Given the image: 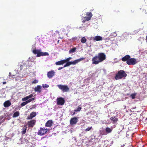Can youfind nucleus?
<instances>
[{
    "mask_svg": "<svg viewBox=\"0 0 147 147\" xmlns=\"http://www.w3.org/2000/svg\"><path fill=\"white\" fill-rule=\"evenodd\" d=\"M26 101L27 102V103L28 104V103L32 101L31 100V99H29L28 100H27Z\"/></svg>",
    "mask_w": 147,
    "mask_h": 147,
    "instance_id": "e433bc0d",
    "label": "nucleus"
},
{
    "mask_svg": "<svg viewBox=\"0 0 147 147\" xmlns=\"http://www.w3.org/2000/svg\"><path fill=\"white\" fill-rule=\"evenodd\" d=\"M119 135L121 136H123L124 134V133L121 130L120 132H119Z\"/></svg>",
    "mask_w": 147,
    "mask_h": 147,
    "instance_id": "72a5a7b5",
    "label": "nucleus"
},
{
    "mask_svg": "<svg viewBox=\"0 0 147 147\" xmlns=\"http://www.w3.org/2000/svg\"><path fill=\"white\" fill-rule=\"evenodd\" d=\"M6 83V82H3V84H5Z\"/></svg>",
    "mask_w": 147,
    "mask_h": 147,
    "instance_id": "79ce46f5",
    "label": "nucleus"
},
{
    "mask_svg": "<svg viewBox=\"0 0 147 147\" xmlns=\"http://www.w3.org/2000/svg\"><path fill=\"white\" fill-rule=\"evenodd\" d=\"M36 120H32L28 122L27 124L29 127H32L35 125Z\"/></svg>",
    "mask_w": 147,
    "mask_h": 147,
    "instance_id": "9b49d317",
    "label": "nucleus"
},
{
    "mask_svg": "<svg viewBox=\"0 0 147 147\" xmlns=\"http://www.w3.org/2000/svg\"><path fill=\"white\" fill-rule=\"evenodd\" d=\"M38 82V81L37 80H34L32 82V84H36Z\"/></svg>",
    "mask_w": 147,
    "mask_h": 147,
    "instance_id": "f704fd0d",
    "label": "nucleus"
},
{
    "mask_svg": "<svg viewBox=\"0 0 147 147\" xmlns=\"http://www.w3.org/2000/svg\"><path fill=\"white\" fill-rule=\"evenodd\" d=\"M92 128V127H89L85 129V131H88L90 130Z\"/></svg>",
    "mask_w": 147,
    "mask_h": 147,
    "instance_id": "bb28decb",
    "label": "nucleus"
},
{
    "mask_svg": "<svg viewBox=\"0 0 147 147\" xmlns=\"http://www.w3.org/2000/svg\"><path fill=\"white\" fill-rule=\"evenodd\" d=\"M11 103L9 101H7L4 102V106L5 107H7L10 106L11 105Z\"/></svg>",
    "mask_w": 147,
    "mask_h": 147,
    "instance_id": "a211bd4d",
    "label": "nucleus"
},
{
    "mask_svg": "<svg viewBox=\"0 0 147 147\" xmlns=\"http://www.w3.org/2000/svg\"><path fill=\"white\" fill-rule=\"evenodd\" d=\"M20 115V113L18 111H17L14 113L13 115V117L15 118L18 116Z\"/></svg>",
    "mask_w": 147,
    "mask_h": 147,
    "instance_id": "412c9836",
    "label": "nucleus"
},
{
    "mask_svg": "<svg viewBox=\"0 0 147 147\" xmlns=\"http://www.w3.org/2000/svg\"><path fill=\"white\" fill-rule=\"evenodd\" d=\"M48 131L47 129L45 128L40 127L38 130V134L40 136H42L45 134Z\"/></svg>",
    "mask_w": 147,
    "mask_h": 147,
    "instance_id": "6e6552de",
    "label": "nucleus"
},
{
    "mask_svg": "<svg viewBox=\"0 0 147 147\" xmlns=\"http://www.w3.org/2000/svg\"><path fill=\"white\" fill-rule=\"evenodd\" d=\"M80 41L82 43H85L86 42V41H87V39L85 38V37H83L81 39Z\"/></svg>",
    "mask_w": 147,
    "mask_h": 147,
    "instance_id": "b1692460",
    "label": "nucleus"
},
{
    "mask_svg": "<svg viewBox=\"0 0 147 147\" xmlns=\"http://www.w3.org/2000/svg\"><path fill=\"white\" fill-rule=\"evenodd\" d=\"M106 59V55L104 53H99L97 55L95 56L92 58V64L95 65L98 64L99 63L102 62Z\"/></svg>",
    "mask_w": 147,
    "mask_h": 147,
    "instance_id": "f257e3e1",
    "label": "nucleus"
},
{
    "mask_svg": "<svg viewBox=\"0 0 147 147\" xmlns=\"http://www.w3.org/2000/svg\"><path fill=\"white\" fill-rule=\"evenodd\" d=\"M110 119L113 121L114 122L113 123H115L116 122H117L118 121V119L115 117H112L110 118Z\"/></svg>",
    "mask_w": 147,
    "mask_h": 147,
    "instance_id": "4be33fe9",
    "label": "nucleus"
},
{
    "mask_svg": "<svg viewBox=\"0 0 147 147\" xmlns=\"http://www.w3.org/2000/svg\"><path fill=\"white\" fill-rule=\"evenodd\" d=\"M57 86L63 92H68L69 90V88L67 85L59 84Z\"/></svg>",
    "mask_w": 147,
    "mask_h": 147,
    "instance_id": "39448f33",
    "label": "nucleus"
},
{
    "mask_svg": "<svg viewBox=\"0 0 147 147\" xmlns=\"http://www.w3.org/2000/svg\"><path fill=\"white\" fill-rule=\"evenodd\" d=\"M32 53L34 54H37L36 57H38L41 56H48L49 53L47 52H41V49H34L32 50Z\"/></svg>",
    "mask_w": 147,
    "mask_h": 147,
    "instance_id": "7ed1b4c3",
    "label": "nucleus"
},
{
    "mask_svg": "<svg viewBox=\"0 0 147 147\" xmlns=\"http://www.w3.org/2000/svg\"><path fill=\"white\" fill-rule=\"evenodd\" d=\"M33 96V95L32 94H30L29 95V96H27L28 97V98L29 99L30 98H32Z\"/></svg>",
    "mask_w": 147,
    "mask_h": 147,
    "instance_id": "c9c22d12",
    "label": "nucleus"
},
{
    "mask_svg": "<svg viewBox=\"0 0 147 147\" xmlns=\"http://www.w3.org/2000/svg\"><path fill=\"white\" fill-rule=\"evenodd\" d=\"M65 63V61L64 60H62L58 61L55 63V64L56 65H62Z\"/></svg>",
    "mask_w": 147,
    "mask_h": 147,
    "instance_id": "6ab92c4d",
    "label": "nucleus"
},
{
    "mask_svg": "<svg viewBox=\"0 0 147 147\" xmlns=\"http://www.w3.org/2000/svg\"><path fill=\"white\" fill-rule=\"evenodd\" d=\"M72 59V58L71 57H69L68 58H67L66 59H64V60L65 61V63L66 62H69V60L70 59Z\"/></svg>",
    "mask_w": 147,
    "mask_h": 147,
    "instance_id": "c756f323",
    "label": "nucleus"
},
{
    "mask_svg": "<svg viewBox=\"0 0 147 147\" xmlns=\"http://www.w3.org/2000/svg\"><path fill=\"white\" fill-rule=\"evenodd\" d=\"M53 121L51 120H48L45 123V126L47 127H51L53 124Z\"/></svg>",
    "mask_w": 147,
    "mask_h": 147,
    "instance_id": "2eb2a0df",
    "label": "nucleus"
},
{
    "mask_svg": "<svg viewBox=\"0 0 147 147\" xmlns=\"http://www.w3.org/2000/svg\"><path fill=\"white\" fill-rule=\"evenodd\" d=\"M63 67H59L58 68V70H61V69H62L63 68Z\"/></svg>",
    "mask_w": 147,
    "mask_h": 147,
    "instance_id": "a19ab883",
    "label": "nucleus"
},
{
    "mask_svg": "<svg viewBox=\"0 0 147 147\" xmlns=\"http://www.w3.org/2000/svg\"><path fill=\"white\" fill-rule=\"evenodd\" d=\"M86 16L84 17L85 19L87 21L90 20L92 16V13L90 12H88L86 14Z\"/></svg>",
    "mask_w": 147,
    "mask_h": 147,
    "instance_id": "9d476101",
    "label": "nucleus"
},
{
    "mask_svg": "<svg viewBox=\"0 0 147 147\" xmlns=\"http://www.w3.org/2000/svg\"><path fill=\"white\" fill-rule=\"evenodd\" d=\"M27 129V127L26 125H25L22 128V131L21 133L22 134H25L26 132V130Z\"/></svg>",
    "mask_w": 147,
    "mask_h": 147,
    "instance_id": "aec40b11",
    "label": "nucleus"
},
{
    "mask_svg": "<svg viewBox=\"0 0 147 147\" xmlns=\"http://www.w3.org/2000/svg\"><path fill=\"white\" fill-rule=\"evenodd\" d=\"M27 104V102H26H26H22V103L21 104V105L22 107H23V106H25V105H26Z\"/></svg>",
    "mask_w": 147,
    "mask_h": 147,
    "instance_id": "7c9ffc66",
    "label": "nucleus"
},
{
    "mask_svg": "<svg viewBox=\"0 0 147 147\" xmlns=\"http://www.w3.org/2000/svg\"><path fill=\"white\" fill-rule=\"evenodd\" d=\"M42 86L43 87V88H48L49 87V85H47V84H43L42 85Z\"/></svg>",
    "mask_w": 147,
    "mask_h": 147,
    "instance_id": "c85d7f7f",
    "label": "nucleus"
},
{
    "mask_svg": "<svg viewBox=\"0 0 147 147\" xmlns=\"http://www.w3.org/2000/svg\"><path fill=\"white\" fill-rule=\"evenodd\" d=\"M28 143H30V141L28 140Z\"/></svg>",
    "mask_w": 147,
    "mask_h": 147,
    "instance_id": "49530a36",
    "label": "nucleus"
},
{
    "mask_svg": "<svg viewBox=\"0 0 147 147\" xmlns=\"http://www.w3.org/2000/svg\"><path fill=\"white\" fill-rule=\"evenodd\" d=\"M92 39L95 41H101L102 40V37L100 36H96L93 37Z\"/></svg>",
    "mask_w": 147,
    "mask_h": 147,
    "instance_id": "4468645a",
    "label": "nucleus"
},
{
    "mask_svg": "<svg viewBox=\"0 0 147 147\" xmlns=\"http://www.w3.org/2000/svg\"><path fill=\"white\" fill-rule=\"evenodd\" d=\"M78 121V119L76 117H74L71 119L70 121V124L71 125H75L77 123Z\"/></svg>",
    "mask_w": 147,
    "mask_h": 147,
    "instance_id": "1a4fd4ad",
    "label": "nucleus"
},
{
    "mask_svg": "<svg viewBox=\"0 0 147 147\" xmlns=\"http://www.w3.org/2000/svg\"><path fill=\"white\" fill-rule=\"evenodd\" d=\"M85 59V58H84L82 57L79 59L73 61H68L67 62H66L67 63L65 65H64L63 67L69 66L71 64L75 65L76 63H78L79 62L84 60Z\"/></svg>",
    "mask_w": 147,
    "mask_h": 147,
    "instance_id": "20e7f679",
    "label": "nucleus"
},
{
    "mask_svg": "<svg viewBox=\"0 0 147 147\" xmlns=\"http://www.w3.org/2000/svg\"><path fill=\"white\" fill-rule=\"evenodd\" d=\"M130 58V56L129 55H127L123 57L121 60L123 61H127Z\"/></svg>",
    "mask_w": 147,
    "mask_h": 147,
    "instance_id": "dca6fc26",
    "label": "nucleus"
},
{
    "mask_svg": "<svg viewBox=\"0 0 147 147\" xmlns=\"http://www.w3.org/2000/svg\"><path fill=\"white\" fill-rule=\"evenodd\" d=\"M55 75V72L53 70H51L48 72L47 74V76L48 78H52Z\"/></svg>",
    "mask_w": 147,
    "mask_h": 147,
    "instance_id": "f8f14e48",
    "label": "nucleus"
},
{
    "mask_svg": "<svg viewBox=\"0 0 147 147\" xmlns=\"http://www.w3.org/2000/svg\"><path fill=\"white\" fill-rule=\"evenodd\" d=\"M112 35H113V36H116L117 35V34L115 32L112 33Z\"/></svg>",
    "mask_w": 147,
    "mask_h": 147,
    "instance_id": "4c0bfd02",
    "label": "nucleus"
},
{
    "mask_svg": "<svg viewBox=\"0 0 147 147\" xmlns=\"http://www.w3.org/2000/svg\"><path fill=\"white\" fill-rule=\"evenodd\" d=\"M76 112V111H75V110H74V112H73L72 114H71V115L73 116V115H74L75 114H76L75 112Z\"/></svg>",
    "mask_w": 147,
    "mask_h": 147,
    "instance_id": "ea45409f",
    "label": "nucleus"
},
{
    "mask_svg": "<svg viewBox=\"0 0 147 147\" xmlns=\"http://www.w3.org/2000/svg\"><path fill=\"white\" fill-rule=\"evenodd\" d=\"M137 62L136 59L134 58H129L126 62L129 65H134L137 63Z\"/></svg>",
    "mask_w": 147,
    "mask_h": 147,
    "instance_id": "423d86ee",
    "label": "nucleus"
},
{
    "mask_svg": "<svg viewBox=\"0 0 147 147\" xmlns=\"http://www.w3.org/2000/svg\"><path fill=\"white\" fill-rule=\"evenodd\" d=\"M136 107H135L132 108L131 109H136Z\"/></svg>",
    "mask_w": 147,
    "mask_h": 147,
    "instance_id": "a18cd8bd",
    "label": "nucleus"
},
{
    "mask_svg": "<svg viewBox=\"0 0 147 147\" xmlns=\"http://www.w3.org/2000/svg\"><path fill=\"white\" fill-rule=\"evenodd\" d=\"M56 100L57 104L58 105H62L64 104L65 102V99L62 97L57 98Z\"/></svg>",
    "mask_w": 147,
    "mask_h": 147,
    "instance_id": "0eeeda50",
    "label": "nucleus"
},
{
    "mask_svg": "<svg viewBox=\"0 0 147 147\" xmlns=\"http://www.w3.org/2000/svg\"><path fill=\"white\" fill-rule=\"evenodd\" d=\"M31 100L32 101L34 100H35V98H31Z\"/></svg>",
    "mask_w": 147,
    "mask_h": 147,
    "instance_id": "37998d69",
    "label": "nucleus"
},
{
    "mask_svg": "<svg viewBox=\"0 0 147 147\" xmlns=\"http://www.w3.org/2000/svg\"><path fill=\"white\" fill-rule=\"evenodd\" d=\"M105 131L107 132L110 133L112 131V129L107 127L106 128Z\"/></svg>",
    "mask_w": 147,
    "mask_h": 147,
    "instance_id": "393cba45",
    "label": "nucleus"
},
{
    "mask_svg": "<svg viewBox=\"0 0 147 147\" xmlns=\"http://www.w3.org/2000/svg\"><path fill=\"white\" fill-rule=\"evenodd\" d=\"M146 40L147 41V35H146Z\"/></svg>",
    "mask_w": 147,
    "mask_h": 147,
    "instance_id": "de8ad7c7",
    "label": "nucleus"
},
{
    "mask_svg": "<svg viewBox=\"0 0 147 147\" xmlns=\"http://www.w3.org/2000/svg\"><path fill=\"white\" fill-rule=\"evenodd\" d=\"M81 105H79L78 106V107L77 109H75V111H76V112H80L81 111Z\"/></svg>",
    "mask_w": 147,
    "mask_h": 147,
    "instance_id": "5701e85b",
    "label": "nucleus"
},
{
    "mask_svg": "<svg viewBox=\"0 0 147 147\" xmlns=\"http://www.w3.org/2000/svg\"><path fill=\"white\" fill-rule=\"evenodd\" d=\"M29 98H28V97L27 96L23 98L22 99V100L23 101H26V100H27Z\"/></svg>",
    "mask_w": 147,
    "mask_h": 147,
    "instance_id": "2f4dec72",
    "label": "nucleus"
},
{
    "mask_svg": "<svg viewBox=\"0 0 147 147\" xmlns=\"http://www.w3.org/2000/svg\"><path fill=\"white\" fill-rule=\"evenodd\" d=\"M86 20L85 19V20H83L82 21V22H83V23H84V22H85V21H86Z\"/></svg>",
    "mask_w": 147,
    "mask_h": 147,
    "instance_id": "c03bdc74",
    "label": "nucleus"
},
{
    "mask_svg": "<svg viewBox=\"0 0 147 147\" xmlns=\"http://www.w3.org/2000/svg\"><path fill=\"white\" fill-rule=\"evenodd\" d=\"M14 76L13 75H11V72H9V77H13Z\"/></svg>",
    "mask_w": 147,
    "mask_h": 147,
    "instance_id": "58836bf2",
    "label": "nucleus"
},
{
    "mask_svg": "<svg viewBox=\"0 0 147 147\" xmlns=\"http://www.w3.org/2000/svg\"><path fill=\"white\" fill-rule=\"evenodd\" d=\"M36 113L35 112H32L31 113L30 116H28L27 119H31L36 115Z\"/></svg>",
    "mask_w": 147,
    "mask_h": 147,
    "instance_id": "ddd939ff",
    "label": "nucleus"
},
{
    "mask_svg": "<svg viewBox=\"0 0 147 147\" xmlns=\"http://www.w3.org/2000/svg\"><path fill=\"white\" fill-rule=\"evenodd\" d=\"M35 144H28V146L30 147H34V146H35Z\"/></svg>",
    "mask_w": 147,
    "mask_h": 147,
    "instance_id": "473e14b6",
    "label": "nucleus"
},
{
    "mask_svg": "<svg viewBox=\"0 0 147 147\" xmlns=\"http://www.w3.org/2000/svg\"><path fill=\"white\" fill-rule=\"evenodd\" d=\"M127 76V74L125 71L123 70H120L116 74L115 78L116 80H117L122 78H125Z\"/></svg>",
    "mask_w": 147,
    "mask_h": 147,
    "instance_id": "f03ea898",
    "label": "nucleus"
},
{
    "mask_svg": "<svg viewBox=\"0 0 147 147\" xmlns=\"http://www.w3.org/2000/svg\"><path fill=\"white\" fill-rule=\"evenodd\" d=\"M136 95V93L132 94H131V96L132 99H134L135 98V96Z\"/></svg>",
    "mask_w": 147,
    "mask_h": 147,
    "instance_id": "cd10ccee",
    "label": "nucleus"
},
{
    "mask_svg": "<svg viewBox=\"0 0 147 147\" xmlns=\"http://www.w3.org/2000/svg\"><path fill=\"white\" fill-rule=\"evenodd\" d=\"M76 48H74L71 49L69 51V53H73L75 51Z\"/></svg>",
    "mask_w": 147,
    "mask_h": 147,
    "instance_id": "a878e982",
    "label": "nucleus"
},
{
    "mask_svg": "<svg viewBox=\"0 0 147 147\" xmlns=\"http://www.w3.org/2000/svg\"><path fill=\"white\" fill-rule=\"evenodd\" d=\"M41 86L40 85H38L37 86L36 88H35L34 90L35 91L40 93L41 92Z\"/></svg>",
    "mask_w": 147,
    "mask_h": 147,
    "instance_id": "f3484780",
    "label": "nucleus"
}]
</instances>
